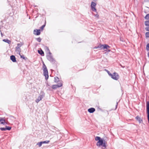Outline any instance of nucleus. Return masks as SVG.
<instances>
[{
	"label": "nucleus",
	"mask_w": 149,
	"mask_h": 149,
	"mask_svg": "<svg viewBox=\"0 0 149 149\" xmlns=\"http://www.w3.org/2000/svg\"><path fill=\"white\" fill-rule=\"evenodd\" d=\"M95 140L98 141L96 145L99 147L101 146H102V149H104L106 148V145L104 141H103L102 139L99 136H96L95 138Z\"/></svg>",
	"instance_id": "f257e3e1"
},
{
	"label": "nucleus",
	"mask_w": 149,
	"mask_h": 149,
	"mask_svg": "<svg viewBox=\"0 0 149 149\" xmlns=\"http://www.w3.org/2000/svg\"><path fill=\"white\" fill-rule=\"evenodd\" d=\"M42 69L43 71L44 75L45 77V79L47 80L49 77L48 71L47 67L44 63L43 64Z\"/></svg>",
	"instance_id": "f03ea898"
},
{
	"label": "nucleus",
	"mask_w": 149,
	"mask_h": 149,
	"mask_svg": "<svg viewBox=\"0 0 149 149\" xmlns=\"http://www.w3.org/2000/svg\"><path fill=\"white\" fill-rule=\"evenodd\" d=\"M110 76H111L113 79L115 80H117L119 78V75L116 72H114L113 74H110Z\"/></svg>",
	"instance_id": "7ed1b4c3"
},
{
	"label": "nucleus",
	"mask_w": 149,
	"mask_h": 149,
	"mask_svg": "<svg viewBox=\"0 0 149 149\" xmlns=\"http://www.w3.org/2000/svg\"><path fill=\"white\" fill-rule=\"evenodd\" d=\"M45 93L43 92H41L38 98L36 100V102L38 103L45 96Z\"/></svg>",
	"instance_id": "20e7f679"
},
{
	"label": "nucleus",
	"mask_w": 149,
	"mask_h": 149,
	"mask_svg": "<svg viewBox=\"0 0 149 149\" xmlns=\"http://www.w3.org/2000/svg\"><path fill=\"white\" fill-rule=\"evenodd\" d=\"M47 59L51 62H53L55 61V60L52 56L51 54H49V55H47Z\"/></svg>",
	"instance_id": "39448f33"
},
{
	"label": "nucleus",
	"mask_w": 149,
	"mask_h": 149,
	"mask_svg": "<svg viewBox=\"0 0 149 149\" xmlns=\"http://www.w3.org/2000/svg\"><path fill=\"white\" fill-rule=\"evenodd\" d=\"M0 122L1 124L4 125L7 124V123L6 122V120L5 118H0Z\"/></svg>",
	"instance_id": "423d86ee"
},
{
	"label": "nucleus",
	"mask_w": 149,
	"mask_h": 149,
	"mask_svg": "<svg viewBox=\"0 0 149 149\" xmlns=\"http://www.w3.org/2000/svg\"><path fill=\"white\" fill-rule=\"evenodd\" d=\"M40 33V29H36L35 30L33 31V34L36 35H39Z\"/></svg>",
	"instance_id": "0eeeda50"
},
{
	"label": "nucleus",
	"mask_w": 149,
	"mask_h": 149,
	"mask_svg": "<svg viewBox=\"0 0 149 149\" xmlns=\"http://www.w3.org/2000/svg\"><path fill=\"white\" fill-rule=\"evenodd\" d=\"M10 59L13 62H15L16 61L15 57L14 55L10 56Z\"/></svg>",
	"instance_id": "6e6552de"
},
{
	"label": "nucleus",
	"mask_w": 149,
	"mask_h": 149,
	"mask_svg": "<svg viewBox=\"0 0 149 149\" xmlns=\"http://www.w3.org/2000/svg\"><path fill=\"white\" fill-rule=\"evenodd\" d=\"M95 111V109L93 108H91L88 109V111L90 113H93Z\"/></svg>",
	"instance_id": "1a4fd4ad"
},
{
	"label": "nucleus",
	"mask_w": 149,
	"mask_h": 149,
	"mask_svg": "<svg viewBox=\"0 0 149 149\" xmlns=\"http://www.w3.org/2000/svg\"><path fill=\"white\" fill-rule=\"evenodd\" d=\"M17 54H18L19 55H20V52H21V49L19 47H16L15 48Z\"/></svg>",
	"instance_id": "9d476101"
},
{
	"label": "nucleus",
	"mask_w": 149,
	"mask_h": 149,
	"mask_svg": "<svg viewBox=\"0 0 149 149\" xmlns=\"http://www.w3.org/2000/svg\"><path fill=\"white\" fill-rule=\"evenodd\" d=\"M110 48V47L107 44H104L103 45V49H108Z\"/></svg>",
	"instance_id": "9b49d317"
},
{
	"label": "nucleus",
	"mask_w": 149,
	"mask_h": 149,
	"mask_svg": "<svg viewBox=\"0 0 149 149\" xmlns=\"http://www.w3.org/2000/svg\"><path fill=\"white\" fill-rule=\"evenodd\" d=\"M103 45H98L97 47H95L94 48V49L99 48L100 49H103Z\"/></svg>",
	"instance_id": "f8f14e48"
},
{
	"label": "nucleus",
	"mask_w": 149,
	"mask_h": 149,
	"mask_svg": "<svg viewBox=\"0 0 149 149\" xmlns=\"http://www.w3.org/2000/svg\"><path fill=\"white\" fill-rule=\"evenodd\" d=\"M136 119L139 121V123H141L142 122V120L141 118L138 116H137L136 117Z\"/></svg>",
	"instance_id": "ddd939ff"
},
{
	"label": "nucleus",
	"mask_w": 149,
	"mask_h": 149,
	"mask_svg": "<svg viewBox=\"0 0 149 149\" xmlns=\"http://www.w3.org/2000/svg\"><path fill=\"white\" fill-rule=\"evenodd\" d=\"M38 52L39 54L41 55L42 56L44 55V52L41 49H40V50H38Z\"/></svg>",
	"instance_id": "4468645a"
},
{
	"label": "nucleus",
	"mask_w": 149,
	"mask_h": 149,
	"mask_svg": "<svg viewBox=\"0 0 149 149\" xmlns=\"http://www.w3.org/2000/svg\"><path fill=\"white\" fill-rule=\"evenodd\" d=\"M3 29H5V28H3V27H0V31L1 32V34L2 37L3 36V34L2 33V31H3Z\"/></svg>",
	"instance_id": "2eb2a0df"
},
{
	"label": "nucleus",
	"mask_w": 149,
	"mask_h": 149,
	"mask_svg": "<svg viewBox=\"0 0 149 149\" xmlns=\"http://www.w3.org/2000/svg\"><path fill=\"white\" fill-rule=\"evenodd\" d=\"M96 4L95 3L92 2L91 3V8L95 7V6H96Z\"/></svg>",
	"instance_id": "dca6fc26"
},
{
	"label": "nucleus",
	"mask_w": 149,
	"mask_h": 149,
	"mask_svg": "<svg viewBox=\"0 0 149 149\" xmlns=\"http://www.w3.org/2000/svg\"><path fill=\"white\" fill-rule=\"evenodd\" d=\"M3 41L4 42H5L6 43H8V44H10L11 42V41L8 39H4L3 40Z\"/></svg>",
	"instance_id": "f3484780"
},
{
	"label": "nucleus",
	"mask_w": 149,
	"mask_h": 149,
	"mask_svg": "<svg viewBox=\"0 0 149 149\" xmlns=\"http://www.w3.org/2000/svg\"><path fill=\"white\" fill-rule=\"evenodd\" d=\"M58 88V87L57 85H54L52 86V88L53 89H55Z\"/></svg>",
	"instance_id": "a211bd4d"
},
{
	"label": "nucleus",
	"mask_w": 149,
	"mask_h": 149,
	"mask_svg": "<svg viewBox=\"0 0 149 149\" xmlns=\"http://www.w3.org/2000/svg\"><path fill=\"white\" fill-rule=\"evenodd\" d=\"M145 18L146 19L149 20V14H148L146 15L145 17Z\"/></svg>",
	"instance_id": "6ab92c4d"
},
{
	"label": "nucleus",
	"mask_w": 149,
	"mask_h": 149,
	"mask_svg": "<svg viewBox=\"0 0 149 149\" xmlns=\"http://www.w3.org/2000/svg\"><path fill=\"white\" fill-rule=\"evenodd\" d=\"M41 142H42V144H43V143H49V142L50 141H49L46 140V141H41Z\"/></svg>",
	"instance_id": "aec40b11"
},
{
	"label": "nucleus",
	"mask_w": 149,
	"mask_h": 149,
	"mask_svg": "<svg viewBox=\"0 0 149 149\" xmlns=\"http://www.w3.org/2000/svg\"><path fill=\"white\" fill-rule=\"evenodd\" d=\"M19 55H20L21 58H23L25 60L27 59V58L26 57H25L24 55H21L20 54Z\"/></svg>",
	"instance_id": "412c9836"
},
{
	"label": "nucleus",
	"mask_w": 149,
	"mask_h": 149,
	"mask_svg": "<svg viewBox=\"0 0 149 149\" xmlns=\"http://www.w3.org/2000/svg\"><path fill=\"white\" fill-rule=\"evenodd\" d=\"M59 81V79L58 77H54V81L55 82H57Z\"/></svg>",
	"instance_id": "4be33fe9"
},
{
	"label": "nucleus",
	"mask_w": 149,
	"mask_h": 149,
	"mask_svg": "<svg viewBox=\"0 0 149 149\" xmlns=\"http://www.w3.org/2000/svg\"><path fill=\"white\" fill-rule=\"evenodd\" d=\"M45 48L46 50L47 51V52H49V54H51V53L50 52L48 47H46Z\"/></svg>",
	"instance_id": "5701e85b"
},
{
	"label": "nucleus",
	"mask_w": 149,
	"mask_h": 149,
	"mask_svg": "<svg viewBox=\"0 0 149 149\" xmlns=\"http://www.w3.org/2000/svg\"><path fill=\"white\" fill-rule=\"evenodd\" d=\"M57 85H58V88L62 86V82H60L58 83V84H57Z\"/></svg>",
	"instance_id": "b1692460"
},
{
	"label": "nucleus",
	"mask_w": 149,
	"mask_h": 149,
	"mask_svg": "<svg viewBox=\"0 0 149 149\" xmlns=\"http://www.w3.org/2000/svg\"><path fill=\"white\" fill-rule=\"evenodd\" d=\"M6 130H11V127H9V126H6Z\"/></svg>",
	"instance_id": "393cba45"
},
{
	"label": "nucleus",
	"mask_w": 149,
	"mask_h": 149,
	"mask_svg": "<svg viewBox=\"0 0 149 149\" xmlns=\"http://www.w3.org/2000/svg\"><path fill=\"white\" fill-rule=\"evenodd\" d=\"M145 25H149V20L145 21Z\"/></svg>",
	"instance_id": "a878e982"
},
{
	"label": "nucleus",
	"mask_w": 149,
	"mask_h": 149,
	"mask_svg": "<svg viewBox=\"0 0 149 149\" xmlns=\"http://www.w3.org/2000/svg\"><path fill=\"white\" fill-rule=\"evenodd\" d=\"M45 26V24L44 25H42L40 28V29L41 30H43V29H44V27Z\"/></svg>",
	"instance_id": "bb28decb"
},
{
	"label": "nucleus",
	"mask_w": 149,
	"mask_h": 149,
	"mask_svg": "<svg viewBox=\"0 0 149 149\" xmlns=\"http://www.w3.org/2000/svg\"><path fill=\"white\" fill-rule=\"evenodd\" d=\"M42 144V142L41 141L37 143V145H38L39 147H40L41 146Z\"/></svg>",
	"instance_id": "cd10ccee"
},
{
	"label": "nucleus",
	"mask_w": 149,
	"mask_h": 149,
	"mask_svg": "<svg viewBox=\"0 0 149 149\" xmlns=\"http://www.w3.org/2000/svg\"><path fill=\"white\" fill-rule=\"evenodd\" d=\"M146 26H147V27H146L145 28V29L147 31H149V25H146Z\"/></svg>",
	"instance_id": "c85d7f7f"
},
{
	"label": "nucleus",
	"mask_w": 149,
	"mask_h": 149,
	"mask_svg": "<svg viewBox=\"0 0 149 149\" xmlns=\"http://www.w3.org/2000/svg\"><path fill=\"white\" fill-rule=\"evenodd\" d=\"M0 129L1 131H6V128L5 127H1Z\"/></svg>",
	"instance_id": "c756f323"
},
{
	"label": "nucleus",
	"mask_w": 149,
	"mask_h": 149,
	"mask_svg": "<svg viewBox=\"0 0 149 149\" xmlns=\"http://www.w3.org/2000/svg\"><path fill=\"white\" fill-rule=\"evenodd\" d=\"M91 9L93 11L96 12V9L95 7L91 8Z\"/></svg>",
	"instance_id": "7c9ffc66"
},
{
	"label": "nucleus",
	"mask_w": 149,
	"mask_h": 149,
	"mask_svg": "<svg viewBox=\"0 0 149 149\" xmlns=\"http://www.w3.org/2000/svg\"><path fill=\"white\" fill-rule=\"evenodd\" d=\"M146 37H149V32H147L146 33Z\"/></svg>",
	"instance_id": "2f4dec72"
},
{
	"label": "nucleus",
	"mask_w": 149,
	"mask_h": 149,
	"mask_svg": "<svg viewBox=\"0 0 149 149\" xmlns=\"http://www.w3.org/2000/svg\"><path fill=\"white\" fill-rule=\"evenodd\" d=\"M39 42H40L41 40V39L40 38H37L36 39Z\"/></svg>",
	"instance_id": "473e14b6"
},
{
	"label": "nucleus",
	"mask_w": 149,
	"mask_h": 149,
	"mask_svg": "<svg viewBox=\"0 0 149 149\" xmlns=\"http://www.w3.org/2000/svg\"><path fill=\"white\" fill-rule=\"evenodd\" d=\"M22 45V44H20V43H18L17 44V47H19L20 48V47Z\"/></svg>",
	"instance_id": "72a5a7b5"
},
{
	"label": "nucleus",
	"mask_w": 149,
	"mask_h": 149,
	"mask_svg": "<svg viewBox=\"0 0 149 149\" xmlns=\"http://www.w3.org/2000/svg\"><path fill=\"white\" fill-rule=\"evenodd\" d=\"M146 48L147 50H149V43L147 44L146 45Z\"/></svg>",
	"instance_id": "f704fd0d"
},
{
	"label": "nucleus",
	"mask_w": 149,
	"mask_h": 149,
	"mask_svg": "<svg viewBox=\"0 0 149 149\" xmlns=\"http://www.w3.org/2000/svg\"><path fill=\"white\" fill-rule=\"evenodd\" d=\"M107 72V73H108V74H109V75L110 76V74H111V73L109 71H108V70H106Z\"/></svg>",
	"instance_id": "c9c22d12"
},
{
	"label": "nucleus",
	"mask_w": 149,
	"mask_h": 149,
	"mask_svg": "<svg viewBox=\"0 0 149 149\" xmlns=\"http://www.w3.org/2000/svg\"><path fill=\"white\" fill-rule=\"evenodd\" d=\"M95 16L97 18H98L99 15L97 14H96L95 15Z\"/></svg>",
	"instance_id": "e433bc0d"
},
{
	"label": "nucleus",
	"mask_w": 149,
	"mask_h": 149,
	"mask_svg": "<svg viewBox=\"0 0 149 149\" xmlns=\"http://www.w3.org/2000/svg\"><path fill=\"white\" fill-rule=\"evenodd\" d=\"M10 118H11V119H14V118L13 116H11L10 117Z\"/></svg>",
	"instance_id": "4c0bfd02"
},
{
	"label": "nucleus",
	"mask_w": 149,
	"mask_h": 149,
	"mask_svg": "<svg viewBox=\"0 0 149 149\" xmlns=\"http://www.w3.org/2000/svg\"><path fill=\"white\" fill-rule=\"evenodd\" d=\"M118 102H117L116 103V107H117V105H118Z\"/></svg>",
	"instance_id": "58836bf2"
},
{
	"label": "nucleus",
	"mask_w": 149,
	"mask_h": 149,
	"mask_svg": "<svg viewBox=\"0 0 149 149\" xmlns=\"http://www.w3.org/2000/svg\"><path fill=\"white\" fill-rule=\"evenodd\" d=\"M147 2H149V0H145Z\"/></svg>",
	"instance_id": "ea45409f"
},
{
	"label": "nucleus",
	"mask_w": 149,
	"mask_h": 149,
	"mask_svg": "<svg viewBox=\"0 0 149 149\" xmlns=\"http://www.w3.org/2000/svg\"><path fill=\"white\" fill-rule=\"evenodd\" d=\"M148 56L149 58V52L148 53Z\"/></svg>",
	"instance_id": "a19ab883"
},
{
	"label": "nucleus",
	"mask_w": 149,
	"mask_h": 149,
	"mask_svg": "<svg viewBox=\"0 0 149 149\" xmlns=\"http://www.w3.org/2000/svg\"><path fill=\"white\" fill-rule=\"evenodd\" d=\"M108 52H110V51H111L109 49H108Z\"/></svg>",
	"instance_id": "79ce46f5"
}]
</instances>
